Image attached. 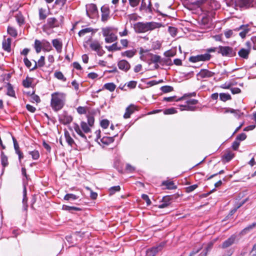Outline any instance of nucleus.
Returning a JSON list of instances; mask_svg holds the SVG:
<instances>
[{"label":"nucleus","instance_id":"49530a36","mask_svg":"<svg viewBox=\"0 0 256 256\" xmlns=\"http://www.w3.org/2000/svg\"><path fill=\"white\" fill-rule=\"evenodd\" d=\"M160 90L164 93H167L170 92H172L174 90V88L172 86H162L160 88Z\"/></svg>","mask_w":256,"mask_h":256},{"label":"nucleus","instance_id":"f03ea898","mask_svg":"<svg viewBox=\"0 0 256 256\" xmlns=\"http://www.w3.org/2000/svg\"><path fill=\"white\" fill-rule=\"evenodd\" d=\"M160 26V24L154 22H138L134 24V28L136 33L140 34L152 31Z\"/></svg>","mask_w":256,"mask_h":256},{"label":"nucleus","instance_id":"052dcab7","mask_svg":"<svg viewBox=\"0 0 256 256\" xmlns=\"http://www.w3.org/2000/svg\"><path fill=\"white\" fill-rule=\"evenodd\" d=\"M130 6L134 8L138 6L140 3V0H128Z\"/></svg>","mask_w":256,"mask_h":256},{"label":"nucleus","instance_id":"f8f14e48","mask_svg":"<svg viewBox=\"0 0 256 256\" xmlns=\"http://www.w3.org/2000/svg\"><path fill=\"white\" fill-rule=\"evenodd\" d=\"M118 68L124 72L128 71L130 68V65L126 60H120L118 62Z\"/></svg>","mask_w":256,"mask_h":256},{"label":"nucleus","instance_id":"2eb2a0df","mask_svg":"<svg viewBox=\"0 0 256 256\" xmlns=\"http://www.w3.org/2000/svg\"><path fill=\"white\" fill-rule=\"evenodd\" d=\"M47 25L50 28H54L59 26L60 23L56 18H49L47 20Z\"/></svg>","mask_w":256,"mask_h":256},{"label":"nucleus","instance_id":"cd10ccee","mask_svg":"<svg viewBox=\"0 0 256 256\" xmlns=\"http://www.w3.org/2000/svg\"><path fill=\"white\" fill-rule=\"evenodd\" d=\"M7 92L6 94L12 97L16 98L14 90L13 89L12 85L10 83H8L6 84Z\"/></svg>","mask_w":256,"mask_h":256},{"label":"nucleus","instance_id":"69168bd1","mask_svg":"<svg viewBox=\"0 0 256 256\" xmlns=\"http://www.w3.org/2000/svg\"><path fill=\"white\" fill-rule=\"evenodd\" d=\"M38 63L39 67H42L44 66L45 64V58L44 56H41L40 58L38 60Z\"/></svg>","mask_w":256,"mask_h":256},{"label":"nucleus","instance_id":"c756f323","mask_svg":"<svg viewBox=\"0 0 256 256\" xmlns=\"http://www.w3.org/2000/svg\"><path fill=\"white\" fill-rule=\"evenodd\" d=\"M106 48L108 50L109 52H113V51H116V50H120L122 49V48L120 46H118V43L115 42L112 45L110 46H106Z\"/></svg>","mask_w":256,"mask_h":256},{"label":"nucleus","instance_id":"aec40b11","mask_svg":"<svg viewBox=\"0 0 256 256\" xmlns=\"http://www.w3.org/2000/svg\"><path fill=\"white\" fill-rule=\"evenodd\" d=\"M74 128L76 132L83 139V140L87 142L88 140L87 139L86 136L82 132L80 126L78 124H74Z\"/></svg>","mask_w":256,"mask_h":256},{"label":"nucleus","instance_id":"ea45409f","mask_svg":"<svg viewBox=\"0 0 256 256\" xmlns=\"http://www.w3.org/2000/svg\"><path fill=\"white\" fill-rule=\"evenodd\" d=\"M104 87L110 90V92H114L115 89H116V86L114 84V83H112V82H110V83H106V84L104 86Z\"/></svg>","mask_w":256,"mask_h":256},{"label":"nucleus","instance_id":"ddd939ff","mask_svg":"<svg viewBox=\"0 0 256 256\" xmlns=\"http://www.w3.org/2000/svg\"><path fill=\"white\" fill-rule=\"evenodd\" d=\"M236 237V236L234 234L232 235L228 239L223 242L222 244V248H226L231 246L234 243Z\"/></svg>","mask_w":256,"mask_h":256},{"label":"nucleus","instance_id":"f257e3e1","mask_svg":"<svg viewBox=\"0 0 256 256\" xmlns=\"http://www.w3.org/2000/svg\"><path fill=\"white\" fill-rule=\"evenodd\" d=\"M66 94L61 92H55L51 94L50 106L54 112L61 110L65 105Z\"/></svg>","mask_w":256,"mask_h":256},{"label":"nucleus","instance_id":"09e8293b","mask_svg":"<svg viewBox=\"0 0 256 256\" xmlns=\"http://www.w3.org/2000/svg\"><path fill=\"white\" fill-rule=\"evenodd\" d=\"M30 102L38 103L40 102V99L38 95L35 94L33 92L30 95Z\"/></svg>","mask_w":256,"mask_h":256},{"label":"nucleus","instance_id":"9b49d317","mask_svg":"<svg viewBox=\"0 0 256 256\" xmlns=\"http://www.w3.org/2000/svg\"><path fill=\"white\" fill-rule=\"evenodd\" d=\"M214 74V72L210 71L206 69H202L197 74V76L202 78H204L212 77Z\"/></svg>","mask_w":256,"mask_h":256},{"label":"nucleus","instance_id":"9d476101","mask_svg":"<svg viewBox=\"0 0 256 256\" xmlns=\"http://www.w3.org/2000/svg\"><path fill=\"white\" fill-rule=\"evenodd\" d=\"M172 201V200L170 196H164L161 201V204L158 205V208H166L171 204Z\"/></svg>","mask_w":256,"mask_h":256},{"label":"nucleus","instance_id":"2f4dec72","mask_svg":"<svg viewBox=\"0 0 256 256\" xmlns=\"http://www.w3.org/2000/svg\"><path fill=\"white\" fill-rule=\"evenodd\" d=\"M136 53V50H128L124 52H122V56H126L128 58L133 57Z\"/></svg>","mask_w":256,"mask_h":256},{"label":"nucleus","instance_id":"4d7b16f0","mask_svg":"<svg viewBox=\"0 0 256 256\" xmlns=\"http://www.w3.org/2000/svg\"><path fill=\"white\" fill-rule=\"evenodd\" d=\"M246 138V134L242 133L237 136L236 140L240 142V141L244 140Z\"/></svg>","mask_w":256,"mask_h":256},{"label":"nucleus","instance_id":"4be33fe9","mask_svg":"<svg viewBox=\"0 0 256 256\" xmlns=\"http://www.w3.org/2000/svg\"><path fill=\"white\" fill-rule=\"evenodd\" d=\"M28 198L26 196V186H24L23 188V199H22V204H23V208L24 210H27L28 209Z\"/></svg>","mask_w":256,"mask_h":256},{"label":"nucleus","instance_id":"423d86ee","mask_svg":"<svg viewBox=\"0 0 256 256\" xmlns=\"http://www.w3.org/2000/svg\"><path fill=\"white\" fill-rule=\"evenodd\" d=\"M165 244L166 243L164 242H162L158 245L146 251V256H155L158 252L162 250Z\"/></svg>","mask_w":256,"mask_h":256},{"label":"nucleus","instance_id":"412c9836","mask_svg":"<svg viewBox=\"0 0 256 256\" xmlns=\"http://www.w3.org/2000/svg\"><path fill=\"white\" fill-rule=\"evenodd\" d=\"M250 53V49L241 48L238 52L239 56L243 58L248 59Z\"/></svg>","mask_w":256,"mask_h":256},{"label":"nucleus","instance_id":"58836bf2","mask_svg":"<svg viewBox=\"0 0 256 256\" xmlns=\"http://www.w3.org/2000/svg\"><path fill=\"white\" fill-rule=\"evenodd\" d=\"M54 76L58 80H61L63 82H66V78L64 76V74L61 72H56L54 74Z\"/></svg>","mask_w":256,"mask_h":256},{"label":"nucleus","instance_id":"b1692460","mask_svg":"<svg viewBox=\"0 0 256 256\" xmlns=\"http://www.w3.org/2000/svg\"><path fill=\"white\" fill-rule=\"evenodd\" d=\"M1 163L3 168H4L8 165V156L2 151L0 154Z\"/></svg>","mask_w":256,"mask_h":256},{"label":"nucleus","instance_id":"a18cd8bd","mask_svg":"<svg viewBox=\"0 0 256 256\" xmlns=\"http://www.w3.org/2000/svg\"><path fill=\"white\" fill-rule=\"evenodd\" d=\"M32 80L31 78H28V77H27L26 78V79L22 81L23 86L24 88H26L30 87L31 85H32Z\"/></svg>","mask_w":256,"mask_h":256},{"label":"nucleus","instance_id":"c9c22d12","mask_svg":"<svg viewBox=\"0 0 256 256\" xmlns=\"http://www.w3.org/2000/svg\"><path fill=\"white\" fill-rule=\"evenodd\" d=\"M93 32V28H86L81 30L78 33L79 36L81 37L84 36L86 34Z\"/></svg>","mask_w":256,"mask_h":256},{"label":"nucleus","instance_id":"bf43d9fd","mask_svg":"<svg viewBox=\"0 0 256 256\" xmlns=\"http://www.w3.org/2000/svg\"><path fill=\"white\" fill-rule=\"evenodd\" d=\"M109 121L108 120H102L100 122V126L104 128H106L109 126Z\"/></svg>","mask_w":256,"mask_h":256},{"label":"nucleus","instance_id":"f704fd0d","mask_svg":"<svg viewBox=\"0 0 256 256\" xmlns=\"http://www.w3.org/2000/svg\"><path fill=\"white\" fill-rule=\"evenodd\" d=\"M39 18L40 20H44L47 17L46 10L40 8L38 10Z\"/></svg>","mask_w":256,"mask_h":256},{"label":"nucleus","instance_id":"72a5a7b5","mask_svg":"<svg viewBox=\"0 0 256 256\" xmlns=\"http://www.w3.org/2000/svg\"><path fill=\"white\" fill-rule=\"evenodd\" d=\"M90 46L92 50L96 52L102 46L98 41L94 40L90 43Z\"/></svg>","mask_w":256,"mask_h":256},{"label":"nucleus","instance_id":"864d4df0","mask_svg":"<svg viewBox=\"0 0 256 256\" xmlns=\"http://www.w3.org/2000/svg\"><path fill=\"white\" fill-rule=\"evenodd\" d=\"M176 54V52L172 50H167L164 53V56H166L167 58L174 56H175Z\"/></svg>","mask_w":256,"mask_h":256},{"label":"nucleus","instance_id":"e2e57ef3","mask_svg":"<svg viewBox=\"0 0 256 256\" xmlns=\"http://www.w3.org/2000/svg\"><path fill=\"white\" fill-rule=\"evenodd\" d=\"M226 112L234 114L236 116H238V117H240V111L238 110H236L232 108H229L228 110H226Z\"/></svg>","mask_w":256,"mask_h":256},{"label":"nucleus","instance_id":"f3484780","mask_svg":"<svg viewBox=\"0 0 256 256\" xmlns=\"http://www.w3.org/2000/svg\"><path fill=\"white\" fill-rule=\"evenodd\" d=\"M187 105L182 106H184L185 108L184 109H181V110H193L194 108L189 106L190 104L195 105L198 103V100L195 99H190L186 101Z\"/></svg>","mask_w":256,"mask_h":256},{"label":"nucleus","instance_id":"0eeeda50","mask_svg":"<svg viewBox=\"0 0 256 256\" xmlns=\"http://www.w3.org/2000/svg\"><path fill=\"white\" fill-rule=\"evenodd\" d=\"M86 12L87 16L90 18H94L98 14V10L96 4H91L86 6Z\"/></svg>","mask_w":256,"mask_h":256},{"label":"nucleus","instance_id":"a878e982","mask_svg":"<svg viewBox=\"0 0 256 256\" xmlns=\"http://www.w3.org/2000/svg\"><path fill=\"white\" fill-rule=\"evenodd\" d=\"M100 142L106 145H108L114 141L113 136H104L100 140Z\"/></svg>","mask_w":256,"mask_h":256},{"label":"nucleus","instance_id":"c03bdc74","mask_svg":"<svg viewBox=\"0 0 256 256\" xmlns=\"http://www.w3.org/2000/svg\"><path fill=\"white\" fill-rule=\"evenodd\" d=\"M78 198V196L72 194H68L64 196V200H75Z\"/></svg>","mask_w":256,"mask_h":256},{"label":"nucleus","instance_id":"5701e85b","mask_svg":"<svg viewBox=\"0 0 256 256\" xmlns=\"http://www.w3.org/2000/svg\"><path fill=\"white\" fill-rule=\"evenodd\" d=\"M162 185L166 186V188L168 190H174L177 188V186L174 184L173 182L166 180L162 182Z\"/></svg>","mask_w":256,"mask_h":256},{"label":"nucleus","instance_id":"c85d7f7f","mask_svg":"<svg viewBox=\"0 0 256 256\" xmlns=\"http://www.w3.org/2000/svg\"><path fill=\"white\" fill-rule=\"evenodd\" d=\"M248 26H241L240 28V29L242 30V31L240 32L239 34L240 36L242 38H244L246 36V34L249 32L250 29L248 28Z\"/></svg>","mask_w":256,"mask_h":256},{"label":"nucleus","instance_id":"1a4fd4ad","mask_svg":"<svg viewBox=\"0 0 256 256\" xmlns=\"http://www.w3.org/2000/svg\"><path fill=\"white\" fill-rule=\"evenodd\" d=\"M102 20L105 22L108 20L110 16V8L108 6L104 5L101 8Z\"/></svg>","mask_w":256,"mask_h":256},{"label":"nucleus","instance_id":"603ef678","mask_svg":"<svg viewBox=\"0 0 256 256\" xmlns=\"http://www.w3.org/2000/svg\"><path fill=\"white\" fill-rule=\"evenodd\" d=\"M65 137L66 140L68 144L70 146H72V145L74 144V140L70 137V134L68 133L65 134Z\"/></svg>","mask_w":256,"mask_h":256},{"label":"nucleus","instance_id":"dca6fc26","mask_svg":"<svg viewBox=\"0 0 256 256\" xmlns=\"http://www.w3.org/2000/svg\"><path fill=\"white\" fill-rule=\"evenodd\" d=\"M52 44L58 53H60L62 50V44L58 39H54L52 40Z\"/></svg>","mask_w":256,"mask_h":256},{"label":"nucleus","instance_id":"a211bd4d","mask_svg":"<svg viewBox=\"0 0 256 256\" xmlns=\"http://www.w3.org/2000/svg\"><path fill=\"white\" fill-rule=\"evenodd\" d=\"M2 48L6 52H10L11 50V38L4 39L2 41Z\"/></svg>","mask_w":256,"mask_h":256},{"label":"nucleus","instance_id":"e433bc0d","mask_svg":"<svg viewBox=\"0 0 256 256\" xmlns=\"http://www.w3.org/2000/svg\"><path fill=\"white\" fill-rule=\"evenodd\" d=\"M220 98L223 102H226L232 99L231 96L228 94L220 93Z\"/></svg>","mask_w":256,"mask_h":256},{"label":"nucleus","instance_id":"4c0bfd02","mask_svg":"<svg viewBox=\"0 0 256 256\" xmlns=\"http://www.w3.org/2000/svg\"><path fill=\"white\" fill-rule=\"evenodd\" d=\"M43 49L46 51L49 52L52 50V46L50 42L46 40H42V46Z\"/></svg>","mask_w":256,"mask_h":256},{"label":"nucleus","instance_id":"37998d69","mask_svg":"<svg viewBox=\"0 0 256 256\" xmlns=\"http://www.w3.org/2000/svg\"><path fill=\"white\" fill-rule=\"evenodd\" d=\"M8 33L13 37H16L18 35L17 32L15 28L11 26H8Z\"/></svg>","mask_w":256,"mask_h":256},{"label":"nucleus","instance_id":"79ce46f5","mask_svg":"<svg viewBox=\"0 0 256 256\" xmlns=\"http://www.w3.org/2000/svg\"><path fill=\"white\" fill-rule=\"evenodd\" d=\"M256 226V223H253L252 224H250L248 226L246 227V228H244V229H243L240 232V234L241 235L246 234L250 230L252 229Z\"/></svg>","mask_w":256,"mask_h":256},{"label":"nucleus","instance_id":"bb28decb","mask_svg":"<svg viewBox=\"0 0 256 256\" xmlns=\"http://www.w3.org/2000/svg\"><path fill=\"white\" fill-rule=\"evenodd\" d=\"M150 61L154 64H162V58L160 56L152 54L150 58Z\"/></svg>","mask_w":256,"mask_h":256},{"label":"nucleus","instance_id":"13d9d810","mask_svg":"<svg viewBox=\"0 0 256 256\" xmlns=\"http://www.w3.org/2000/svg\"><path fill=\"white\" fill-rule=\"evenodd\" d=\"M198 184H194L186 188V192L188 193L190 192L194 191L195 189L198 188Z\"/></svg>","mask_w":256,"mask_h":256},{"label":"nucleus","instance_id":"6e6d98bb","mask_svg":"<svg viewBox=\"0 0 256 256\" xmlns=\"http://www.w3.org/2000/svg\"><path fill=\"white\" fill-rule=\"evenodd\" d=\"M87 118L88 126H92L94 125V117L92 115H88Z\"/></svg>","mask_w":256,"mask_h":256},{"label":"nucleus","instance_id":"6ab92c4d","mask_svg":"<svg viewBox=\"0 0 256 256\" xmlns=\"http://www.w3.org/2000/svg\"><path fill=\"white\" fill-rule=\"evenodd\" d=\"M136 110V108L134 105L130 104V106L127 107L126 110V112L124 115V118H130V115L134 113Z\"/></svg>","mask_w":256,"mask_h":256},{"label":"nucleus","instance_id":"6e6552de","mask_svg":"<svg viewBox=\"0 0 256 256\" xmlns=\"http://www.w3.org/2000/svg\"><path fill=\"white\" fill-rule=\"evenodd\" d=\"M58 118L60 122L64 124H68L70 123L72 120V116L68 115V112L65 111L59 115Z\"/></svg>","mask_w":256,"mask_h":256},{"label":"nucleus","instance_id":"39448f33","mask_svg":"<svg viewBox=\"0 0 256 256\" xmlns=\"http://www.w3.org/2000/svg\"><path fill=\"white\" fill-rule=\"evenodd\" d=\"M211 57L212 56L210 54L206 53L204 54L191 56L189 58V61L192 62H196L200 61H208L210 59Z\"/></svg>","mask_w":256,"mask_h":256},{"label":"nucleus","instance_id":"7ed1b4c3","mask_svg":"<svg viewBox=\"0 0 256 256\" xmlns=\"http://www.w3.org/2000/svg\"><path fill=\"white\" fill-rule=\"evenodd\" d=\"M103 36L105 38V42L106 43H112L116 41L118 36L116 35V32H114L113 28L106 27L102 28Z\"/></svg>","mask_w":256,"mask_h":256},{"label":"nucleus","instance_id":"4468645a","mask_svg":"<svg viewBox=\"0 0 256 256\" xmlns=\"http://www.w3.org/2000/svg\"><path fill=\"white\" fill-rule=\"evenodd\" d=\"M254 0H236L235 3L236 6L240 8L248 7L252 4Z\"/></svg>","mask_w":256,"mask_h":256},{"label":"nucleus","instance_id":"473e14b6","mask_svg":"<svg viewBox=\"0 0 256 256\" xmlns=\"http://www.w3.org/2000/svg\"><path fill=\"white\" fill-rule=\"evenodd\" d=\"M80 127L84 132L85 134H88L91 130L90 128V126L86 124V122H80Z\"/></svg>","mask_w":256,"mask_h":256},{"label":"nucleus","instance_id":"774afa93","mask_svg":"<svg viewBox=\"0 0 256 256\" xmlns=\"http://www.w3.org/2000/svg\"><path fill=\"white\" fill-rule=\"evenodd\" d=\"M76 110H77V112L79 114H84L86 113V108L83 107V106H78L77 108H76Z\"/></svg>","mask_w":256,"mask_h":256},{"label":"nucleus","instance_id":"0e129e2a","mask_svg":"<svg viewBox=\"0 0 256 256\" xmlns=\"http://www.w3.org/2000/svg\"><path fill=\"white\" fill-rule=\"evenodd\" d=\"M232 86V83L230 82H226L224 84H222L220 87L224 89H230V86Z\"/></svg>","mask_w":256,"mask_h":256},{"label":"nucleus","instance_id":"de8ad7c7","mask_svg":"<svg viewBox=\"0 0 256 256\" xmlns=\"http://www.w3.org/2000/svg\"><path fill=\"white\" fill-rule=\"evenodd\" d=\"M12 139L14 143V146L16 154L20 152L19 144L16 138L14 136H12Z\"/></svg>","mask_w":256,"mask_h":256},{"label":"nucleus","instance_id":"5fc2aeb1","mask_svg":"<svg viewBox=\"0 0 256 256\" xmlns=\"http://www.w3.org/2000/svg\"><path fill=\"white\" fill-rule=\"evenodd\" d=\"M177 112L176 110L174 108H171L164 110V114H172Z\"/></svg>","mask_w":256,"mask_h":256},{"label":"nucleus","instance_id":"a19ab883","mask_svg":"<svg viewBox=\"0 0 256 256\" xmlns=\"http://www.w3.org/2000/svg\"><path fill=\"white\" fill-rule=\"evenodd\" d=\"M120 190V186H114L110 188L108 190L109 194L110 196L113 195L116 192H119Z\"/></svg>","mask_w":256,"mask_h":256},{"label":"nucleus","instance_id":"8fccbe9b","mask_svg":"<svg viewBox=\"0 0 256 256\" xmlns=\"http://www.w3.org/2000/svg\"><path fill=\"white\" fill-rule=\"evenodd\" d=\"M223 157L226 159L227 162H230L234 157V154L231 152H228L225 154Z\"/></svg>","mask_w":256,"mask_h":256},{"label":"nucleus","instance_id":"338daca9","mask_svg":"<svg viewBox=\"0 0 256 256\" xmlns=\"http://www.w3.org/2000/svg\"><path fill=\"white\" fill-rule=\"evenodd\" d=\"M240 144V142L236 140L232 144V149L234 150H236L238 149Z\"/></svg>","mask_w":256,"mask_h":256},{"label":"nucleus","instance_id":"393cba45","mask_svg":"<svg viewBox=\"0 0 256 256\" xmlns=\"http://www.w3.org/2000/svg\"><path fill=\"white\" fill-rule=\"evenodd\" d=\"M62 210L73 213L74 211H80L82 209L78 207L71 206L67 205L62 206Z\"/></svg>","mask_w":256,"mask_h":256},{"label":"nucleus","instance_id":"680f3d73","mask_svg":"<svg viewBox=\"0 0 256 256\" xmlns=\"http://www.w3.org/2000/svg\"><path fill=\"white\" fill-rule=\"evenodd\" d=\"M142 198L146 201L147 206H150L151 204V201L148 198V196L146 194H142Z\"/></svg>","mask_w":256,"mask_h":256},{"label":"nucleus","instance_id":"7c9ffc66","mask_svg":"<svg viewBox=\"0 0 256 256\" xmlns=\"http://www.w3.org/2000/svg\"><path fill=\"white\" fill-rule=\"evenodd\" d=\"M34 48L36 53H39L41 52L42 46V41L40 42L38 40H36L34 41Z\"/></svg>","mask_w":256,"mask_h":256},{"label":"nucleus","instance_id":"3c124183","mask_svg":"<svg viewBox=\"0 0 256 256\" xmlns=\"http://www.w3.org/2000/svg\"><path fill=\"white\" fill-rule=\"evenodd\" d=\"M29 154L32 156L34 160H38L40 158V154L38 150L29 152Z\"/></svg>","mask_w":256,"mask_h":256},{"label":"nucleus","instance_id":"20e7f679","mask_svg":"<svg viewBox=\"0 0 256 256\" xmlns=\"http://www.w3.org/2000/svg\"><path fill=\"white\" fill-rule=\"evenodd\" d=\"M218 52L223 56L233 57L236 55L235 50L232 47L228 46H219Z\"/></svg>","mask_w":256,"mask_h":256}]
</instances>
